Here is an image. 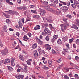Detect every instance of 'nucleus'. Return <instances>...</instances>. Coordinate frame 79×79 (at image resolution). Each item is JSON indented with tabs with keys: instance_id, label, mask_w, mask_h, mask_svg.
<instances>
[{
	"instance_id": "obj_11",
	"label": "nucleus",
	"mask_w": 79,
	"mask_h": 79,
	"mask_svg": "<svg viewBox=\"0 0 79 79\" xmlns=\"http://www.w3.org/2000/svg\"><path fill=\"white\" fill-rule=\"evenodd\" d=\"M33 49H35L37 48V44L35 43L32 46Z\"/></svg>"
},
{
	"instance_id": "obj_19",
	"label": "nucleus",
	"mask_w": 79,
	"mask_h": 79,
	"mask_svg": "<svg viewBox=\"0 0 79 79\" xmlns=\"http://www.w3.org/2000/svg\"><path fill=\"white\" fill-rule=\"evenodd\" d=\"M40 16L39 15H33V18H39Z\"/></svg>"
},
{
	"instance_id": "obj_24",
	"label": "nucleus",
	"mask_w": 79,
	"mask_h": 79,
	"mask_svg": "<svg viewBox=\"0 0 79 79\" xmlns=\"http://www.w3.org/2000/svg\"><path fill=\"white\" fill-rule=\"evenodd\" d=\"M66 16L67 18H70V19H71V18H72V16L70 15H69V14L67 15Z\"/></svg>"
},
{
	"instance_id": "obj_16",
	"label": "nucleus",
	"mask_w": 79,
	"mask_h": 79,
	"mask_svg": "<svg viewBox=\"0 0 79 79\" xmlns=\"http://www.w3.org/2000/svg\"><path fill=\"white\" fill-rule=\"evenodd\" d=\"M18 23H19V25L20 27V28H22V26H23V24L20 21H19L18 22Z\"/></svg>"
},
{
	"instance_id": "obj_22",
	"label": "nucleus",
	"mask_w": 79,
	"mask_h": 79,
	"mask_svg": "<svg viewBox=\"0 0 79 79\" xmlns=\"http://www.w3.org/2000/svg\"><path fill=\"white\" fill-rule=\"evenodd\" d=\"M57 43L59 44H62V42H61V39H59L57 41Z\"/></svg>"
},
{
	"instance_id": "obj_42",
	"label": "nucleus",
	"mask_w": 79,
	"mask_h": 79,
	"mask_svg": "<svg viewBox=\"0 0 79 79\" xmlns=\"http://www.w3.org/2000/svg\"><path fill=\"white\" fill-rule=\"evenodd\" d=\"M16 35H17V36H18V37H19V35H20V34L19 32H16Z\"/></svg>"
},
{
	"instance_id": "obj_26",
	"label": "nucleus",
	"mask_w": 79,
	"mask_h": 79,
	"mask_svg": "<svg viewBox=\"0 0 79 79\" xmlns=\"http://www.w3.org/2000/svg\"><path fill=\"white\" fill-rule=\"evenodd\" d=\"M58 0H56L54 2V5H56V4H58Z\"/></svg>"
},
{
	"instance_id": "obj_60",
	"label": "nucleus",
	"mask_w": 79,
	"mask_h": 79,
	"mask_svg": "<svg viewBox=\"0 0 79 79\" xmlns=\"http://www.w3.org/2000/svg\"><path fill=\"white\" fill-rule=\"evenodd\" d=\"M28 35L29 36V37H31L32 36V34H31V33H29L28 34Z\"/></svg>"
},
{
	"instance_id": "obj_6",
	"label": "nucleus",
	"mask_w": 79,
	"mask_h": 79,
	"mask_svg": "<svg viewBox=\"0 0 79 79\" xmlns=\"http://www.w3.org/2000/svg\"><path fill=\"white\" fill-rule=\"evenodd\" d=\"M61 10H68V7L66 6H63L61 7Z\"/></svg>"
},
{
	"instance_id": "obj_4",
	"label": "nucleus",
	"mask_w": 79,
	"mask_h": 79,
	"mask_svg": "<svg viewBox=\"0 0 79 79\" xmlns=\"http://www.w3.org/2000/svg\"><path fill=\"white\" fill-rule=\"evenodd\" d=\"M40 13L41 15H42V16H44V15H45V14L46 13V12H45V10H41L40 11Z\"/></svg>"
},
{
	"instance_id": "obj_62",
	"label": "nucleus",
	"mask_w": 79,
	"mask_h": 79,
	"mask_svg": "<svg viewBox=\"0 0 79 79\" xmlns=\"http://www.w3.org/2000/svg\"><path fill=\"white\" fill-rule=\"evenodd\" d=\"M42 35H44V36H45V33L44 32H43L42 33Z\"/></svg>"
},
{
	"instance_id": "obj_59",
	"label": "nucleus",
	"mask_w": 79,
	"mask_h": 79,
	"mask_svg": "<svg viewBox=\"0 0 79 79\" xmlns=\"http://www.w3.org/2000/svg\"><path fill=\"white\" fill-rule=\"evenodd\" d=\"M30 7L31 8H34V5H30Z\"/></svg>"
},
{
	"instance_id": "obj_10",
	"label": "nucleus",
	"mask_w": 79,
	"mask_h": 79,
	"mask_svg": "<svg viewBox=\"0 0 79 79\" xmlns=\"http://www.w3.org/2000/svg\"><path fill=\"white\" fill-rule=\"evenodd\" d=\"M40 28V26L39 25H37L36 27H34V29H35V30H37L38 29H39Z\"/></svg>"
},
{
	"instance_id": "obj_12",
	"label": "nucleus",
	"mask_w": 79,
	"mask_h": 79,
	"mask_svg": "<svg viewBox=\"0 0 79 79\" xmlns=\"http://www.w3.org/2000/svg\"><path fill=\"white\" fill-rule=\"evenodd\" d=\"M68 37L67 36L64 37L63 38V40L64 42L67 41V40H68Z\"/></svg>"
},
{
	"instance_id": "obj_52",
	"label": "nucleus",
	"mask_w": 79,
	"mask_h": 79,
	"mask_svg": "<svg viewBox=\"0 0 79 79\" xmlns=\"http://www.w3.org/2000/svg\"><path fill=\"white\" fill-rule=\"evenodd\" d=\"M64 78L65 79H69V77L66 75H65L64 76Z\"/></svg>"
},
{
	"instance_id": "obj_61",
	"label": "nucleus",
	"mask_w": 79,
	"mask_h": 79,
	"mask_svg": "<svg viewBox=\"0 0 79 79\" xmlns=\"http://www.w3.org/2000/svg\"><path fill=\"white\" fill-rule=\"evenodd\" d=\"M70 64L71 65V66H74V64L73 63H70Z\"/></svg>"
},
{
	"instance_id": "obj_25",
	"label": "nucleus",
	"mask_w": 79,
	"mask_h": 79,
	"mask_svg": "<svg viewBox=\"0 0 79 79\" xmlns=\"http://www.w3.org/2000/svg\"><path fill=\"white\" fill-rule=\"evenodd\" d=\"M76 5L75 4H73L72 5H71V6L72 7V8H76Z\"/></svg>"
},
{
	"instance_id": "obj_43",
	"label": "nucleus",
	"mask_w": 79,
	"mask_h": 79,
	"mask_svg": "<svg viewBox=\"0 0 79 79\" xmlns=\"http://www.w3.org/2000/svg\"><path fill=\"white\" fill-rule=\"evenodd\" d=\"M48 64H52V60H50L48 61Z\"/></svg>"
},
{
	"instance_id": "obj_7",
	"label": "nucleus",
	"mask_w": 79,
	"mask_h": 79,
	"mask_svg": "<svg viewBox=\"0 0 79 79\" xmlns=\"http://www.w3.org/2000/svg\"><path fill=\"white\" fill-rule=\"evenodd\" d=\"M19 58L22 61H24V58L23 57V56L22 55H20L19 56Z\"/></svg>"
},
{
	"instance_id": "obj_1",
	"label": "nucleus",
	"mask_w": 79,
	"mask_h": 79,
	"mask_svg": "<svg viewBox=\"0 0 79 79\" xmlns=\"http://www.w3.org/2000/svg\"><path fill=\"white\" fill-rule=\"evenodd\" d=\"M5 12H6L8 14H11V15H14L15 14V15H19V14L16 11H13L12 10H9L8 11H5Z\"/></svg>"
},
{
	"instance_id": "obj_44",
	"label": "nucleus",
	"mask_w": 79,
	"mask_h": 79,
	"mask_svg": "<svg viewBox=\"0 0 79 79\" xmlns=\"http://www.w3.org/2000/svg\"><path fill=\"white\" fill-rule=\"evenodd\" d=\"M31 11L32 13H35L36 14H37V11L36 10H31Z\"/></svg>"
},
{
	"instance_id": "obj_37",
	"label": "nucleus",
	"mask_w": 79,
	"mask_h": 79,
	"mask_svg": "<svg viewBox=\"0 0 79 79\" xmlns=\"http://www.w3.org/2000/svg\"><path fill=\"white\" fill-rule=\"evenodd\" d=\"M46 33H47V34H48V35H51V33L50 30H49Z\"/></svg>"
},
{
	"instance_id": "obj_51",
	"label": "nucleus",
	"mask_w": 79,
	"mask_h": 79,
	"mask_svg": "<svg viewBox=\"0 0 79 79\" xmlns=\"http://www.w3.org/2000/svg\"><path fill=\"white\" fill-rule=\"evenodd\" d=\"M38 77H39V78H44V77L41 75H38Z\"/></svg>"
},
{
	"instance_id": "obj_53",
	"label": "nucleus",
	"mask_w": 79,
	"mask_h": 79,
	"mask_svg": "<svg viewBox=\"0 0 79 79\" xmlns=\"http://www.w3.org/2000/svg\"><path fill=\"white\" fill-rule=\"evenodd\" d=\"M64 29V28H61V30L62 32H64V29Z\"/></svg>"
},
{
	"instance_id": "obj_36",
	"label": "nucleus",
	"mask_w": 79,
	"mask_h": 79,
	"mask_svg": "<svg viewBox=\"0 0 79 79\" xmlns=\"http://www.w3.org/2000/svg\"><path fill=\"white\" fill-rule=\"evenodd\" d=\"M26 62L28 65H31V63L30 62L28 61H27Z\"/></svg>"
},
{
	"instance_id": "obj_54",
	"label": "nucleus",
	"mask_w": 79,
	"mask_h": 79,
	"mask_svg": "<svg viewBox=\"0 0 79 79\" xmlns=\"http://www.w3.org/2000/svg\"><path fill=\"white\" fill-rule=\"evenodd\" d=\"M74 67L76 69H78V70H79V67L77 66H75Z\"/></svg>"
},
{
	"instance_id": "obj_39",
	"label": "nucleus",
	"mask_w": 79,
	"mask_h": 79,
	"mask_svg": "<svg viewBox=\"0 0 79 79\" xmlns=\"http://www.w3.org/2000/svg\"><path fill=\"white\" fill-rule=\"evenodd\" d=\"M75 60H77V61H79V57L77 56H76L75 58Z\"/></svg>"
},
{
	"instance_id": "obj_21",
	"label": "nucleus",
	"mask_w": 79,
	"mask_h": 79,
	"mask_svg": "<svg viewBox=\"0 0 79 79\" xmlns=\"http://www.w3.org/2000/svg\"><path fill=\"white\" fill-rule=\"evenodd\" d=\"M6 22L7 23H8V24H10V23H11V21L8 19H6Z\"/></svg>"
},
{
	"instance_id": "obj_56",
	"label": "nucleus",
	"mask_w": 79,
	"mask_h": 79,
	"mask_svg": "<svg viewBox=\"0 0 79 79\" xmlns=\"http://www.w3.org/2000/svg\"><path fill=\"white\" fill-rule=\"evenodd\" d=\"M8 3L9 4V5H13V3L10 2H9Z\"/></svg>"
},
{
	"instance_id": "obj_35",
	"label": "nucleus",
	"mask_w": 79,
	"mask_h": 79,
	"mask_svg": "<svg viewBox=\"0 0 79 79\" xmlns=\"http://www.w3.org/2000/svg\"><path fill=\"white\" fill-rule=\"evenodd\" d=\"M55 13H56L57 14H59V13H61V11L59 10V11H58L56 10H55Z\"/></svg>"
},
{
	"instance_id": "obj_64",
	"label": "nucleus",
	"mask_w": 79,
	"mask_h": 79,
	"mask_svg": "<svg viewBox=\"0 0 79 79\" xmlns=\"http://www.w3.org/2000/svg\"><path fill=\"white\" fill-rule=\"evenodd\" d=\"M68 58L69 59V60H71V57L70 56H68Z\"/></svg>"
},
{
	"instance_id": "obj_28",
	"label": "nucleus",
	"mask_w": 79,
	"mask_h": 79,
	"mask_svg": "<svg viewBox=\"0 0 79 79\" xmlns=\"http://www.w3.org/2000/svg\"><path fill=\"white\" fill-rule=\"evenodd\" d=\"M56 61L58 63H60L61 62V59H60L58 60H57Z\"/></svg>"
},
{
	"instance_id": "obj_55",
	"label": "nucleus",
	"mask_w": 79,
	"mask_h": 79,
	"mask_svg": "<svg viewBox=\"0 0 79 79\" xmlns=\"http://www.w3.org/2000/svg\"><path fill=\"white\" fill-rule=\"evenodd\" d=\"M16 67L17 68H21V66H19V64H17L16 65Z\"/></svg>"
},
{
	"instance_id": "obj_63",
	"label": "nucleus",
	"mask_w": 79,
	"mask_h": 79,
	"mask_svg": "<svg viewBox=\"0 0 79 79\" xmlns=\"http://www.w3.org/2000/svg\"><path fill=\"white\" fill-rule=\"evenodd\" d=\"M22 22L23 23H24V19L23 18L22 19Z\"/></svg>"
},
{
	"instance_id": "obj_27",
	"label": "nucleus",
	"mask_w": 79,
	"mask_h": 79,
	"mask_svg": "<svg viewBox=\"0 0 79 79\" xmlns=\"http://www.w3.org/2000/svg\"><path fill=\"white\" fill-rule=\"evenodd\" d=\"M74 40V38H72L71 39L69 40V42L70 43V44H71V43H72V42H73V40Z\"/></svg>"
},
{
	"instance_id": "obj_48",
	"label": "nucleus",
	"mask_w": 79,
	"mask_h": 79,
	"mask_svg": "<svg viewBox=\"0 0 79 79\" xmlns=\"http://www.w3.org/2000/svg\"><path fill=\"white\" fill-rule=\"evenodd\" d=\"M18 10H23V7H19L17 8Z\"/></svg>"
},
{
	"instance_id": "obj_33",
	"label": "nucleus",
	"mask_w": 79,
	"mask_h": 79,
	"mask_svg": "<svg viewBox=\"0 0 79 79\" xmlns=\"http://www.w3.org/2000/svg\"><path fill=\"white\" fill-rule=\"evenodd\" d=\"M60 3H63V4L64 5H66V2L61 1L60 0Z\"/></svg>"
},
{
	"instance_id": "obj_34",
	"label": "nucleus",
	"mask_w": 79,
	"mask_h": 79,
	"mask_svg": "<svg viewBox=\"0 0 79 79\" xmlns=\"http://www.w3.org/2000/svg\"><path fill=\"white\" fill-rule=\"evenodd\" d=\"M76 42L77 44L79 45V39H77L76 40Z\"/></svg>"
},
{
	"instance_id": "obj_17",
	"label": "nucleus",
	"mask_w": 79,
	"mask_h": 79,
	"mask_svg": "<svg viewBox=\"0 0 79 79\" xmlns=\"http://www.w3.org/2000/svg\"><path fill=\"white\" fill-rule=\"evenodd\" d=\"M60 26L62 27L61 28H64V29H66V26L64 24H62L60 25Z\"/></svg>"
},
{
	"instance_id": "obj_40",
	"label": "nucleus",
	"mask_w": 79,
	"mask_h": 79,
	"mask_svg": "<svg viewBox=\"0 0 79 79\" xmlns=\"http://www.w3.org/2000/svg\"><path fill=\"white\" fill-rule=\"evenodd\" d=\"M74 4L75 5H77V4H79V2H77V1L76 0H75L74 2Z\"/></svg>"
},
{
	"instance_id": "obj_8",
	"label": "nucleus",
	"mask_w": 79,
	"mask_h": 79,
	"mask_svg": "<svg viewBox=\"0 0 79 79\" xmlns=\"http://www.w3.org/2000/svg\"><path fill=\"white\" fill-rule=\"evenodd\" d=\"M34 52H35L34 54V56L35 57V58H36L37 56H38V53H37V51H35Z\"/></svg>"
},
{
	"instance_id": "obj_23",
	"label": "nucleus",
	"mask_w": 79,
	"mask_h": 79,
	"mask_svg": "<svg viewBox=\"0 0 79 79\" xmlns=\"http://www.w3.org/2000/svg\"><path fill=\"white\" fill-rule=\"evenodd\" d=\"M58 38V35H54L53 36V39H54V40H55V39H56Z\"/></svg>"
},
{
	"instance_id": "obj_9",
	"label": "nucleus",
	"mask_w": 79,
	"mask_h": 79,
	"mask_svg": "<svg viewBox=\"0 0 79 79\" xmlns=\"http://www.w3.org/2000/svg\"><path fill=\"white\" fill-rule=\"evenodd\" d=\"M7 67L8 68V70H9V71H12L13 70V69L11 66H7Z\"/></svg>"
},
{
	"instance_id": "obj_29",
	"label": "nucleus",
	"mask_w": 79,
	"mask_h": 79,
	"mask_svg": "<svg viewBox=\"0 0 79 79\" xmlns=\"http://www.w3.org/2000/svg\"><path fill=\"white\" fill-rule=\"evenodd\" d=\"M52 53H53V54H54L55 55L56 54V53L55 52V51L53 49H52L51 52Z\"/></svg>"
},
{
	"instance_id": "obj_45",
	"label": "nucleus",
	"mask_w": 79,
	"mask_h": 79,
	"mask_svg": "<svg viewBox=\"0 0 79 79\" xmlns=\"http://www.w3.org/2000/svg\"><path fill=\"white\" fill-rule=\"evenodd\" d=\"M4 29H5V30H6V29H7V26L6 25H4Z\"/></svg>"
},
{
	"instance_id": "obj_46",
	"label": "nucleus",
	"mask_w": 79,
	"mask_h": 79,
	"mask_svg": "<svg viewBox=\"0 0 79 79\" xmlns=\"http://www.w3.org/2000/svg\"><path fill=\"white\" fill-rule=\"evenodd\" d=\"M24 39H27V40H29V38L27 37V36L25 35L24 37Z\"/></svg>"
},
{
	"instance_id": "obj_32",
	"label": "nucleus",
	"mask_w": 79,
	"mask_h": 79,
	"mask_svg": "<svg viewBox=\"0 0 79 79\" xmlns=\"http://www.w3.org/2000/svg\"><path fill=\"white\" fill-rule=\"evenodd\" d=\"M66 5L69 6V5H70V2L69 1H67L66 2Z\"/></svg>"
},
{
	"instance_id": "obj_15",
	"label": "nucleus",
	"mask_w": 79,
	"mask_h": 79,
	"mask_svg": "<svg viewBox=\"0 0 79 79\" xmlns=\"http://www.w3.org/2000/svg\"><path fill=\"white\" fill-rule=\"evenodd\" d=\"M24 70L25 73L27 72V66L24 67Z\"/></svg>"
},
{
	"instance_id": "obj_49",
	"label": "nucleus",
	"mask_w": 79,
	"mask_h": 79,
	"mask_svg": "<svg viewBox=\"0 0 79 79\" xmlns=\"http://www.w3.org/2000/svg\"><path fill=\"white\" fill-rule=\"evenodd\" d=\"M73 27V28H74V29H78V27H77L76 26H74Z\"/></svg>"
},
{
	"instance_id": "obj_47",
	"label": "nucleus",
	"mask_w": 79,
	"mask_h": 79,
	"mask_svg": "<svg viewBox=\"0 0 79 79\" xmlns=\"http://www.w3.org/2000/svg\"><path fill=\"white\" fill-rule=\"evenodd\" d=\"M21 69H17V71L18 72V73H19V72H21Z\"/></svg>"
},
{
	"instance_id": "obj_2",
	"label": "nucleus",
	"mask_w": 79,
	"mask_h": 79,
	"mask_svg": "<svg viewBox=\"0 0 79 79\" xmlns=\"http://www.w3.org/2000/svg\"><path fill=\"white\" fill-rule=\"evenodd\" d=\"M15 77L18 79H23V77H24V75H18L15 76Z\"/></svg>"
},
{
	"instance_id": "obj_30",
	"label": "nucleus",
	"mask_w": 79,
	"mask_h": 79,
	"mask_svg": "<svg viewBox=\"0 0 79 79\" xmlns=\"http://www.w3.org/2000/svg\"><path fill=\"white\" fill-rule=\"evenodd\" d=\"M49 31V30H48V28H45V29L44 30L45 32L46 33H47V32H48Z\"/></svg>"
},
{
	"instance_id": "obj_38",
	"label": "nucleus",
	"mask_w": 79,
	"mask_h": 79,
	"mask_svg": "<svg viewBox=\"0 0 79 79\" xmlns=\"http://www.w3.org/2000/svg\"><path fill=\"white\" fill-rule=\"evenodd\" d=\"M31 77L33 79H36L35 77V76L34 75H32Z\"/></svg>"
},
{
	"instance_id": "obj_3",
	"label": "nucleus",
	"mask_w": 79,
	"mask_h": 79,
	"mask_svg": "<svg viewBox=\"0 0 79 79\" xmlns=\"http://www.w3.org/2000/svg\"><path fill=\"white\" fill-rule=\"evenodd\" d=\"M8 49H5L4 51H1V53L3 55H5L8 53Z\"/></svg>"
},
{
	"instance_id": "obj_31",
	"label": "nucleus",
	"mask_w": 79,
	"mask_h": 79,
	"mask_svg": "<svg viewBox=\"0 0 79 79\" xmlns=\"http://www.w3.org/2000/svg\"><path fill=\"white\" fill-rule=\"evenodd\" d=\"M39 41H38V43L40 45H42V42L40 41L39 39Z\"/></svg>"
},
{
	"instance_id": "obj_58",
	"label": "nucleus",
	"mask_w": 79,
	"mask_h": 79,
	"mask_svg": "<svg viewBox=\"0 0 79 79\" xmlns=\"http://www.w3.org/2000/svg\"><path fill=\"white\" fill-rule=\"evenodd\" d=\"M3 5V4H2V2H0V8H1L2 6V5Z\"/></svg>"
},
{
	"instance_id": "obj_57",
	"label": "nucleus",
	"mask_w": 79,
	"mask_h": 79,
	"mask_svg": "<svg viewBox=\"0 0 79 79\" xmlns=\"http://www.w3.org/2000/svg\"><path fill=\"white\" fill-rule=\"evenodd\" d=\"M45 8L46 9V10H48L49 9H50V7H45Z\"/></svg>"
},
{
	"instance_id": "obj_50",
	"label": "nucleus",
	"mask_w": 79,
	"mask_h": 79,
	"mask_svg": "<svg viewBox=\"0 0 79 79\" xmlns=\"http://www.w3.org/2000/svg\"><path fill=\"white\" fill-rule=\"evenodd\" d=\"M21 0H17V2L19 4H21Z\"/></svg>"
},
{
	"instance_id": "obj_5",
	"label": "nucleus",
	"mask_w": 79,
	"mask_h": 79,
	"mask_svg": "<svg viewBox=\"0 0 79 79\" xmlns=\"http://www.w3.org/2000/svg\"><path fill=\"white\" fill-rule=\"evenodd\" d=\"M46 49L47 50H50L51 49V47L50 45L48 44H46Z\"/></svg>"
},
{
	"instance_id": "obj_13",
	"label": "nucleus",
	"mask_w": 79,
	"mask_h": 79,
	"mask_svg": "<svg viewBox=\"0 0 79 79\" xmlns=\"http://www.w3.org/2000/svg\"><path fill=\"white\" fill-rule=\"evenodd\" d=\"M14 61H15V59H13L11 61V64L12 66H15Z\"/></svg>"
},
{
	"instance_id": "obj_20",
	"label": "nucleus",
	"mask_w": 79,
	"mask_h": 79,
	"mask_svg": "<svg viewBox=\"0 0 79 79\" xmlns=\"http://www.w3.org/2000/svg\"><path fill=\"white\" fill-rule=\"evenodd\" d=\"M45 40L46 41H49V40H50V37L49 36H47L46 37Z\"/></svg>"
},
{
	"instance_id": "obj_41",
	"label": "nucleus",
	"mask_w": 79,
	"mask_h": 79,
	"mask_svg": "<svg viewBox=\"0 0 79 79\" xmlns=\"http://www.w3.org/2000/svg\"><path fill=\"white\" fill-rule=\"evenodd\" d=\"M43 68L44 69H48V67H47L46 66V65H44L43 67Z\"/></svg>"
},
{
	"instance_id": "obj_18",
	"label": "nucleus",
	"mask_w": 79,
	"mask_h": 79,
	"mask_svg": "<svg viewBox=\"0 0 79 79\" xmlns=\"http://www.w3.org/2000/svg\"><path fill=\"white\" fill-rule=\"evenodd\" d=\"M67 19H68L66 18H63V21H64V22L65 23V24H67V21H67Z\"/></svg>"
},
{
	"instance_id": "obj_14",
	"label": "nucleus",
	"mask_w": 79,
	"mask_h": 79,
	"mask_svg": "<svg viewBox=\"0 0 79 79\" xmlns=\"http://www.w3.org/2000/svg\"><path fill=\"white\" fill-rule=\"evenodd\" d=\"M6 63H10V60L8 59H5V62L4 63L5 64H6Z\"/></svg>"
}]
</instances>
